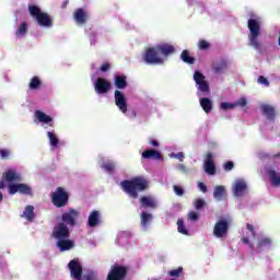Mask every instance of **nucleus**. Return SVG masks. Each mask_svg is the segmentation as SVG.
Instances as JSON below:
<instances>
[{
	"instance_id": "nucleus-61",
	"label": "nucleus",
	"mask_w": 280,
	"mask_h": 280,
	"mask_svg": "<svg viewBox=\"0 0 280 280\" xmlns=\"http://www.w3.org/2000/svg\"><path fill=\"white\" fill-rule=\"evenodd\" d=\"M273 159H280V152L273 155Z\"/></svg>"
},
{
	"instance_id": "nucleus-59",
	"label": "nucleus",
	"mask_w": 280,
	"mask_h": 280,
	"mask_svg": "<svg viewBox=\"0 0 280 280\" xmlns=\"http://www.w3.org/2000/svg\"><path fill=\"white\" fill-rule=\"evenodd\" d=\"M5 188V182L0 180V189H4Z\"/></svg>"
},
{
	"instance_id": "nucleus-18",
	"label": "nucleus",
	"mask_w": 280,
	"mask_h": 280,
	"mask_svg": "<svg viewBox=\"0 0 280 280\" xmlns=\"http://www.w3.org/2000/svg\"><path fill=\"white\" fill-rule=\"evenodd\" d=\"M73 19H74L75 23H78L79 25H84V23H86V21H89V14L86 13V11L84 9L79 8L74 11Z\"/></svg>"
},
{
	"instance_id": "nucleus-64",
	"label": "nucleus",
	"mask_w": 280,
	"mask_h": 280,
	"mask_svg": "<svg viewBox=\"0 0 280 280\" xmlns=\"http://www.w3.org/2000/svg\"><path fill=\"white\" fill-rule=\"evenodd\" d=\"M171 280H176V279H171Z\"/></svg>"
},
{
	"instance_id": "nucleus-40",
	"label": "nucleus",
	"mask_w": 280,
	"mask_h": 280,
	"mask_svg": "<svg viewBox=\"0 0 280 280\" xmlns=\"http://www.w3.org/2000/svg\"><path fill=\"white\" fill-rule=\"evenodd\" d=\"M180 275H183V267H178L177 269H173L171 271H168V277H180Z\"/></svg>"
},
{
	"instance_id": "nucleus-36",
	"label": "nucleus",
	"mask_w": 280,
	"mask_h": 280,
	"mask_svg": "<svg viewBox=\"0 0 280 280\" xmlns=\"http://www.w3.org/2000/svg\"><path fill=\"white\" fill-rule=\"evenodd\" d=\"M16 36L18 38H21L22 36H25L27 34V22H23L16 30Z\"/></svg>"
},
{
	"instance_id": "nucleus-9",
	"label": "nucleus",
	"mask_w": 280,
	"mask_h": 280,
	"mask_svg": "<svg viewBox=\"0 0 280 280\" xmlns=\"http://www.w3.org/2000/svg\"><path fill=\"white\" fill-rule=\"evenodd\" d=\"M230 224L226 219H221L214 224L213 235L214 237L222 238L229 234Z\"/></svg>"
},
{
	"instance_id": "nucleus-54",
	"label": "nucleus",
	"mask_w": 280,
	"mask_h": 280,
	"mask_svg": "<svg viewBox=\"0 0 280 280\" xmlns=\"http://www.w3.org/2000/svg\"><path fill=\"white\" fill-rule=\"evenodd\" d=\"M188 217H189V220H191L192 222H196L198 220V212L191 211L189 212Z\"/></svg>"
},
{
	"instance_id": "nucleus-39",
	"label": "nucleus",
	"mask_w": 280,
	"mask_h": 280,
	"mask_svg": "<svg viewBox=\"0 0 280 280\" xmlns=\"http://www.w3.org/2000/svg\"><path fill=\"white\" fill-rule=\"evenodd\" d=\"M102 170H105V172H108V174H113V172H115V163L107 162L102 165Z\"/></svg>"
},
{
	"instance_id": "nucleus-50",
	"label": "nucleus",
	"mask_w": 280,
	"mask_h": 280,
	"mask_svg": "<svg viewBox=\"0 0 280 280\" xmlns=\"http://www.w3.org/2000/svg\"><path fill=\"white\" fill-rule=\"evenodd\" d=\"M246 229L247 231H250L253 237H257V232L255 231V226H253V224L247 223Z\"/></svg>"
},
{
	"instance_id": "nucleus-20",
	"label": "nucleus",
	"mask_w": 280,
	"mask_h": 280,
	"mask_svg": "<svg viewBox=\"0 0 280 280\" xmlns=\"http://www.w3.org/2000/svg\"><path fill=\"white\" fill-rule=\"evenodd\" d=\"M158 51L160 55L167 58V56H172V54H176V48L171 44H159L156 45Z\"/></svg>"
},
{
	"instance_id": "nucleus-30",
	"label": "nucleus",
	"mask_w": 280,
	"mask_h": 280,
	"mask_svg": "<svg viewBox=\"0 0 280 280\" xmlns=\"http://www.w3.org/2000/svg\"><path fill=\"white\" fill-rule=\"evenodd\" d=\"M228 67L229 63L226 60L222 59L220 62L212 65V71H214V73H224Z\"/></svg>"
},
{
	"instance_id": "nucleus-34",
	"label": "nucleus",
	"mask_w": 280,
	"mask_h": 280,
	"mask_svg": "<svg viewBox=\"0 0 280 280\" xmlns=\"http://www.w3.org/2000/svg\"><path fill=\"white\" fill-rule=\"evenodd\" d=\"M42 84H43V81H40V78L33 77L28 83V89H31V91H36L40 89Z\"/></svg>"
},
{
	"instance_id": "nucleus-57",
	"label": "nucleus",
	"mask_w": 280,
	"mask_h": 280,
	"mask_svg": "<svg viewBox=\"0 0 280 280\" xmlns=\"http://www.w3.org/2000/svg\"><path fill=\"white\" fill-rule=\"evenodd\" d=\"M175 159H178L179 161L183 162V159H185V153L178 152L177 154H175Z\"/></svg>"
},
{
	"instance_id": "nucleus-2",
	"label": "nucleus",
	"mask_w": 280,
	"mask_h": 280,
	"mask_svg": "<svg viewBox=\"0 0 280 280\" xmlns=\"http://www.w3.org/2000/svg\"><path fill=\"white\" fill-rule=\"evenodd\" d=\"M247 27L249 30L248 34V45L259 51L261 49V42L259 40V36H261V23L259 22V18H252L247 22Z\"/></svg>"
},
{
	"instance_id": "nucleus-55",
	"label": "nucleus",
	"mask_w": 280,
	"mask_h": 280,
	"mask_svg": "<svg viewBox=\"0 0 280 280\" xmlns=\"http://www.w3.org/2000/svg\"><path fill=\"white\" fill-rule=\"evenodd\" d=\"M149 144L152 145L153 148H159L160 145L159 141L152 138H149Z\"/></svg>"
},
{
	"instance_id": "nucleus-43",
	"label": "nucleus",
	"mask_w": 280,
	"mask_h": 280,
	"mask_svg": "<svg viewBox=\"0 0 280 280\" xmlns=\"http://www.w3.org/2000/svg\"><path fill=\"white\" fill-rule=\"evenodd\" d=\"M173 189L176 196H185V189H183V187L175 185L173 186Z\"/></svg>"
},
{
	"instance_id": "nucleus-44",
	"label": "nucleus",
	"mask_w": 280,
	"mask_h": 280,
	"mask_svg": "<svg viewBox=\"0 0 280 280\" xmlns=\"http://www.w3.org/2000/svg\"><path fill=\"white\" fill-rule=\"evenodd\" d=\"M258 84H264L265 86H270V81L266 77L260 75L257 80Z\"/></svg>"
},
{
	"instance_id": "nucleus-45",
	"label": "nucleus",
	"mask_w": 280,
	"mask_h": 280,
	"mask_svg": "<svg viewBox=\"0 0 280 280\" xmlns=\"http://www.w3.org/2000/svg\"><path fill=\"white\" fill-rule=\"evenodd\" d=\"M203 207H205L203 199H197L195 201V209H197V211H200V209H202Z\"/></svg>"
},
{
	"instance_id": "nucleus-53",
	"label": "nucleus",
	"mask_w": 280,
	"mask_h": 280,
	"mask_svg": "<svg viewBox=\"0 0 280 280\" xmlns=\"http://www.w3.org/2000/svg\"><path fill=\"white\" fill-rule=\"evenodd\" d=\"M246 104H248V101H247L245 97H242V98H240V100L236 102V106H241V107L246 106Z\"/></svg>"
},
{
	"instance_id": "nucleus-35",
	"label": "nucleus",
	"mask_w": 280,
	"mask_h": 280,
	"mask_svg": "<svg viewBox=\"0 0 280 280\" xmlns=\"http://www.w3.org/2000/svg\"><path fill=\"white\" fill-rule=\"evenodd\" d=\"M272 244V241L269 237H264L258 241L257 249L264 250V248L270 246Z\"/></svg>"
},
{
	"instance_id": "nucleus-49",
	"label": "nucleus",
	"mask_w": 280,
	"mask_h": 280,
	"mask_svg": "<svg viewBox=\"0 0 280 280\" xmlns=\"http://www.w3.org/2000/svg\"><path fill=\"white\" fill-rule=\"evenodd\" d=\"M234 106H235V105H234V104H231V103H226V102L221 103V108H222L223 110H229V109L233 108Z\"/></svg>"
},
{
	"instance_id": "nucleus-31",
	"label": "nucleus",
	"mask_w": 280,
	"mask_h": 280,
	"mask_svg": "<svg viewBox=\"0 0 280 280\" xmlns=\"http://www.w3.org/2000/svg\"><path fill=\"white\" fill-rule=\"evenodd\" d=\"M244 191H246V182L244 180L236 182L234 186V195L240 197L244 194Z\"/></svg>"
},
{
	"instance_id": "nucleus-63",
	"label": "nucleus",
	"mask_w": 280,
	"mask_h": 280,
	"mask_svg": "<svg viewBox=\"0 0 280 280\" xmlns=\"http://www.w3.org/2000/svg\"><path fill=\"white\" fill-rule=\"evenodd\" d=\"M50 126H51V128H54V125H52V122H50Z\"/></svg>"
},
{
	"instance_id": "nucleus-29",
	"label": "nucleus",
	"mask_w": 280,
	"mask_h": 280,
	"mask_svg": "<svg viewBox=\"0 0 280 280\" xmlns=\"http://www.w3.org/2000/svg\"><path fill=\"white\" fill-rule=\"evenodd\" d=\"M35 117L40 124H51V121H54V118H51V116L38 109L35 112Z\"/></svg>"
},
{
	"instance_id": "nucleus-33",
	"label": "nucleus",
	"mask_w": 280,
	"mask_h": 280,
	"mask_svg": "<svg viewBox=\"0 0 280 280\" xmlns=\"http://www.w3.org/2000/svg\"><path fill=\"white\" fill-rule=\"evenodd\" d=\"M180 60H183V62L186 65H196V58L191 57V55H189V50L187 49L182 51Z\"/></svg>"
},
{
	"instance_id": "nucleus-41",
	"label": "nucleus",
	"mask_w": 280,
	"mask_h": 280,
	"mask_svg": "<svg viewBox=\"0 0 280 280\" xmlns=\"http://www.w3.org/2000/svg\"><path fill=\"white\" fill-rule=\"evenodd\" d=\"M198 47H199V49H201V51H205V50L209 49V47H211V44H209V42H207L205 39H200L198 43Z\"/></svg>"
},
{
	"instance_id": "nucleus-22",
	"label": "nucleus",
	"mask_w": 280,
	"mask_h": 280,
	"mask_svg": "<svg viewBox=\"0 0 280 280\" xmlns=\"http://www.w3.org/2000/svg\"><path fill=\"white\" fill-rule=\"evenodd\" d=\"M2 177L7 183H21V175L13 170L7 171Z\"/></svg>"
},
{
	"instance_id": "nucleus-58",
	"label": "nucleus",
	"mask_w": 280,
	"mask_h": 280,
	"mask_svg": "<svg viewBox=\"0 0 280 280\" xmlns=\"http://www.w3.org/2000/svg\"><path fill=\"white\" fill-rule=\"evenodd\" d=\"M67 5H69V0H66L62 2V4H61L62 10H65L67 8Z\"/></svg>"
},
{
	"instance_id": "nucleus-19",
	"label": "nucleus",
	"mask_w": 280,
	"mask_h": 280,
	"mask_svg": "<svg viewBox=\"0 0 280 280\" xmlns=\"http://www.w3.org/2000/svg\"><path fill=\"white\" fill-rule=\"evenodd\" d=\"M142 159L152 161H163V155L161 154V151L148 149L142 152Z\"/></svg>"
},
{
	"instance_id": "nucleus-62",
	"label": "nucleus",
	"mask_w": 280,
	"mask_h": 280,
	"mask_svg": "<svg viewBox=\"0 0 280 280\" xmlns=\"http://www.w3.org/2000/svg\"><path fill=\"white\" fill-rule=\"evenodd\" d=\"M3 201V194L0 191V202Z\"/></svg>"
},
{
	"instance_id": "nucleus-56",
	"label": "nucleus",
	"mask_w": 280,
	"mask_h": 280,
	"mask_svg": "<svg viewBox=\"0 0 280 280\" xmlns=\"http://www.w3.org/2000/svg\"><path fill=\"white\" fill-rule=\"evenodd\" d=\"M241 242H243V244H248V246H249V248H255V245H253L252 243H250V241L248 240V237H243L242 240H241Z\"/></svg>"
},
{
	"instance_id": "nucleus-12",
	"label": "nucleus",
	"mask_w": 280,
	"mask_h": 280,
	"mask_svg": "<svg viewBox=\"0 0 280 280\" xmlns=\"http://www.w3.org/2000/svg\"><path fill=\"white\" fill-rule=\"evenodd\" d=\"M9 194L14 196V194H23L24 196H32V187L27 184H10Z\"/></svg>"
},
{
	"instance_id": "nucleus-10",
	"label": "nucleus",
	"mask_w": 280,
	"mask_h": 280,
	"mask_svg": "<svg viewBox=\"0 0 280 280\" xmlns=\"http://www.w3.org/2000/svg\"><path fill=\"white\" fill-rule=\"evenodd\" d=\"M114 100H115V104H116L117 108L120 110V113L126 115V113H128V101L126 100V95L122 94L121 91L116 90L114 92Z\"/></svg>"
},
{
	"instance_id": "nucleus-26",
	"label": "nucleus",
	"mask_w": 280,
	"mask_h": 280,
	"mask_svg": "<svg viewBox=\"0 0 280 280\" xmlns=\"http://www.w3.org/2000/svg\"><path fill=\"white\" fill-rule=\"evenodd\" d=\"M262 115H266L267 119H269L270 121H275V117H276V112H275V107L271 105H262L260 107Z\"/></svg>"
},
{
	"instance_id": "nucleus-42",
	"label": "nucleus",
	"mask_w": 280,
	"mask_h": 280,
	"mask_svg": "<svg viewBox=\"0 0 280 280\" xmlns=\"http://www.w3.org/2000/svg\"><path fill=\"white\" fill-rule=\"evenodd\" d=\"M84 280H100V278H97V273L90 271L88 275L83 276Z\"/></svg>"
},
{
	"instance_id": "nucleus-15",
	"label": "nucleus",
	"mask_w": 280,
	"mask_h": 280,
	"mask_svg": "<svg viewBox=\"0 0 280 280\" xmlns=\"http://www.w3.org/2000/svg\"><path fill=\"white\" fill-rule=\"evenodd\" d=\"M56 246L60 253H66V250H71V248L75 247V242L70 238H59L56 242Z\"/></svg>"
},
{
	"instance_id": "nucleus-11",
	"label": "nucleus",
	"mask_w": 280,
	"mask_h": 280,
	"mask_svg": "<svg viewBox=\"0 0 280 280\" xmlns=\"http://www.w3.org/2000/svg\"><path fill=\"white\" fill-rule=\"evenodd\" d=\"M194 80L196 82V84L199 86L198 91H200V93H209L210 88H209V82H207V78L205 77V74H202V72L200 71H195L194 73Z\"/></svg>"
},
{
	"instance_id": "nucleus-7",
	"label": "nucleus",
	"mask_w": 280,
	"mask_h": 280,
	"mask_svg": "<svg viewBox=\"0 0 280 280\" xmlns=\"http://www.w3.org/2000/svg\"><path fill=\"white\" fill-rule=\"evenodd\" d=\"M128 277V267L124 265H113L107 275V280H126Z\"/></svg>"
},
{
	"instance_id": "nucleus-46",
	"label": "nucleus",
	"mask_w": 280,
	"mask_h": 280,
	"mask_svg": "<svg viewBox=\"0 0 280 280\" xmlns=\"http://www.w3.org/2000/svg\"><path fill=\"white\" fill-rule=\"evenodd\" d=\"M233 167H235V164L233 163V161H228L224 163V171L225 172H231V170H233Z\"/></svg>"
},
{
	"instance_id": "nucleus-1",
	"label": "nucleus",
	"mask_w": 280,
	"mask_h": 280,
	"mask_svg": "<svg viewBox=\"0 0 280 280\" xmlns=\"http://www.w3.org/2000/svg\"><path fill=\"white\" fill-rule=\"evenodd\" d=\"M120 187L125 194L137 200L139 198V191H148L150 189V180L143 176H137L120 182Z\"/></svg>"
},
{
	"instance_id": "nucleus-38",
	"label": "nucleus",
	"mask_w": 280,
	"mask_h": 280,
	"mask_svg": "<svg viewBox=\"0 0 280 280\" xmlns=\"http://www.w3.org/2000/svg\"><path fill=\"white\" fill-rule=\"evenodd\" d=\"M177 231L182 233V235H188L187 229H185V221L183 219L177 220Z\"/></svg>"
},
{
	"instance_id": "nucleus-25",
	"label": "nucleus",
	"mask_w": 280,
	"mask_h": 280,
	"mask_svg": "<svg viewBox=\"0 0 280 280\" xmlns=\"http://www.w3.org/2000/svg\"><path fill=\"white\" fill-rule=\"evenodd\" d=\"M21 218H24L26 222H34L36 214L34 213V206H26L24 212L21 214Z\"/></svg>"
},
{
	"instance_id": "nucleus-5",
	"label": "nucleus",
	"mask_w": 280,
	"mask_h": 280,
	"mask_svg": "<svg viewBox=\"0 0 280 280\" xmlns=\"http://www.w3.org/2000/svg\"><path fill=\"white\" fill-rule=\"evenodd\" d=\"M142 58L147 65H163L164 62L156 46L147 48Z\"/></svg>"
},
{
	"instance_id": "nucleus-3",
	"label": "nucleus",
	"mask_w": 280,
	"mask_h": 280,
	"mask_svg": "<svg viewBox=\"0 0 280 280\" xmlns=\"http://www.w3.org/2000/svg\"><path fill=\"white\" fill-rule=\"evenodd\" d=\"M28 12L32 19H35L40 27L54 26V19H51L50 15H48L47 13L43 12L38 5H28Z\"/></svg>"
},
{
	"instance_id": "nucleus-21",
	"label": "nucleus",
	"mask_w": 280,
	"mask_h": 280,
	"mask_svg": "<svg viewBox=\"0 0 280 280\" xmlns=\"http://www.w3.org/2000/svg\"><path fill=\"white\" fill-rule=\"evenodd\" d=\"M140 207L142 209H156V199L152 196H142L140 198Z\"/></svg>"
},
{
	"instance_id": "nucleus-32",
	"label": "nucleus",
	"mask_w": 280,
	"mask_h": 280,
	"mask_svg": "<svg viewBox=\"0 0 280 280\" xmlns=\"http://www.w3.org/2000/svg\"><path fill=\"white\" fill-rule=\"evenodd\" d=\"M224 196H226V189L224 188V186H215L213 190V198L215 200H223Z\"/></svg>"
},
{
	"instance_id": "nucleus-23",
	"label": "nucleus",
	"mask_w": 280,
	"mask_h": 280,
	"mask_svg": "<svg viewBox=\"0 0 280 280\" xmlns=\"http://www.w3.org/2000/svg\"><path fill=\"white\" fill-rule=\"evenodd\" d=\"M267 176H269L272 187H280V173H277V171L270 168L267 171Z\"/></svg>"
},
{
	"instance_id": "nucleus-28",
	"label": "nucleus",
	"mask_w": 280,
	"mask_h": 280,
	"mask_svg": "<svg viewBox=\"0 0 280 280\" xmlns=\"http://www.w3.org/2000/svg\"><path fill=\"white\" fill-rule=\"evenodd\" d=\"M199 104H200L202 110H205V113H207L208 115H209V113H211V110H213V102H211V98H209V97L200 98Z\"/></svg>"
},
{
	"instance_id": "nucleus-24",
	"label": "nucleus",
	"mask_w": 280,
	"mask_h": 280,
	"mask_svg": "<svg viewBox=\"0 0 280 280\" xmlns=\"http://www.w3.org/2000/svg\"><path fill=\"white\" fill-rule=\"evenodd\" d=\"M152 220H154V217L152 215V213L149 212H141L140 214V224L142 229H148V226H150Z\"/></svg>"
},
{
	"instance_id": "nucleus-47",
	"label": "nucleus",
	"mask_w": 280,
	"mask_h": 280,
	"mask_svg": "<svg viewBox=\"0 0 280 280\" xmlns=\"http://www.w3.org/2000/svg\"><path fill=\"white\" fill-rule=\"evenodd\" d=\"M0 156H1V159H10V150L0 149Z\"/></svg>"
},
{
	"instance_id": "nucleus-27",
	"label": "nucleus",
	"mask_w": 280,
	"mask_h": 280,
	"mask_svg": "<svg viewBox=\"0 0 280 280\" xmlns=\"http://www.w3.org/2000/svg\"><path fill=\"white\" fill-rule=\"evenodd\" d=\"M114 84L116 89H119V91H122L128 86V81L126 75H116L114 79Z\"/></svg>"
},
{
	"instance_id": "nucleus-14",
	"label": "nucleus",
	"mask_w": 280,
	"mask_h": 280,
	"mask_svg": "<svg viewBox=\"0 0 280 280\" xmlns=\"http://www.w3.org/2000/svg\"><path fill=\"white\" fill-rule=\"evenodd\" d=\"M68 268L71 272V277L74 280H82V265H80V261L78 259H72L68 264Z\"/></svg>"
},
{
	"instance_id": "nucleus-6",
	"label": "nucleus",
	"mask_w": 280,
	"mask_h": 280,
	"mask_svg": "<svg viewBox=\"0 0 280 280\" xmlns=\"http://www.w3.org/2000/svg\"><path fill=\"white\" fill-rule=\"evenodd\" d=\"M78 218H80V211L70 208L67 212H63L61 214V222L60 224H65V226H70V229H73L78 224Z\"/></svg>"
},
{
	"instance_id": "nucleus-60",
	"label": "nucleus",
	"mask_w": 280,
	"mask_h": 280,
	"mask_svg": "<svg viewBox=\"0 0 280 280\" xmlns=\"http://www.w3.org/2000/svg\"><path fill=\"white\" fill-rule=\"evenodd\" d=\"M131 116H132V117H137V112H136V110H132V112H131Z\"/></svg>"
},
{
	"instance_id": "nucleus-51",
	"label": "nucleus",
	"mask_w": 280,
	"mask_h": 280,
	"mask_svg": "<svg viewBox=\"0 0 280 280\" xmlns=\"http://www.w3.org/2000/svg\"><path fill=\"white\" fill-rule=\"evenodd\" d=\"M110 70V63L105 62L101 66L100 71H102L103 73H106V71Z\"/></svg>"
},
{
	"instance_id": "nucleus-48",
	"label": "nucleus",
	"mask_w": 280,
	"mask_h": 280,
	"mask_svg": "<svg viewBox=\"0 0 280 280\" xmlns=\"http://www.w3.org/2000/svg\"><path fill=\"white\" fill-rule=\"evenodd\" d=\"M197 187L198 189H200V191H202V194H207L208 188H207V185H205V183L198 182Z\"/></svg>"
},
{
	"instance_id": "nucleus-4",
	"label": "nucleus",
	"mask_w": 280,
	"mask_h": 280,
	"mask_svg": "<svg viewBox=\"0 0 280 280\" xmlns=\"http://www.w3.org/2000/svg\"><path fill=\"white\" fill-rule=\"evenodd\" d=\"M51 202L57 209H62L69 205V192L62 187H57L56 191L51 194Z\"/></svg>"
},
{
	"instance_id": "nucleus-37",
	"label": "nucleus",
	"mask_w": 280,
	"mask_h": 280,
	"mask_svg": "<svg viewBox=\"0 0 280 280\" xmlns=\"http://www.w3.org/2000/svg\"><path fill=\"white\" fill-rule=\"evenodd\" d=\"M47 137L50 141V145L52 148H57L58 143H60V140L58 139V137L56 136V133L51 132V131H48L47 132Z\"/></svg>"
},
{
	"instance_id": "nucleus-13",
	"label": "nucleus",
	"mask_w": 280,
	"mask_h": 280,
	"mask_svg": "<svg viewBox=\"0 0 280 280\" xmlns=\"http://www.w3.org/2000/svg\"><path fill=\"white\" fill-rule=\"evenodd\" d=\"M110 83L108 80L104 78H97L94 83V91L97 93V95H105V93H108L110 91Z\"/></svg>"
},
{
	"instance_id": "nucleus-52",
	"label": "nucleus",
	"mask_w": 280,
	"mask_h": 280,
	"mask_svg": "<svg viewBox=\"0 0 280 280\" xmlns=\"http://www.w3.org/2000/svg\"><path fill=\"white\" fill-rule=\"evenodd\" d=\"M90 40H91V45H95V43H97V33L95 32L90 33Z\"/></svg>"
},
{
	"instance_id": "nucleus-17",
	"label": "nucleus",
	"mask_w": 280,
	"mask_h": 280,
	"mask_svg": "<svg viewBox=\"0 0 280 280\" xmlns=\"http://www.w3.org/2000/svg\"><path fill=\"white\" fill-rule=\"evenodd\" d=\"M203 166H205L206 174H210V176H214L215 163H213V153H207Z\"/></svg>"
},
{
	"instance_id": "nucleus-8",
	"label": "nucleus",
	"mask_w": 280,
	"mask_h": 280,
	"mask_svg": "<svg viewBox=\"0 0 280 280\" xmlns=\"http://www.w3.org/2000/svg\"><path fill=\"white\" fill-rule=\"evenodd\" d=\"M51 237L57 241L69 240L71 237V230L65 223H57L52 229Z\"/></svg>"
},
{
	"instance_id": "nucleus-16",
	"label": "nucleus",
	"mask_w": 280,
	"mask_h": 280,
	"mask_svg": "<svg viewBox=\"0 0 280 280\" xmlns=\"http://www.w3.org/2000/svg\"><path fill=\"white\" fill-rule=\"evenodd\" d=\"M98 224H102V213L98 210H93L88 217V226L95 229Z\"/></svg>"
}]
</instances>
